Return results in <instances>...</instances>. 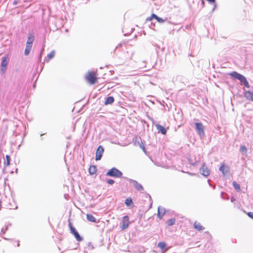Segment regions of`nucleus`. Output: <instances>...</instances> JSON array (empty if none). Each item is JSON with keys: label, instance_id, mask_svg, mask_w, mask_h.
I'll return each mask as SVG.
<instances>
[{"label": "nucleus", "instance_id": "f257e3e1", "mask_svg": "<svg viewBox=\"0 0 253 253\" xmlns=\"http://www.w3.org/2000/svg\"><path fill=\"white\" fill-rule=\"evenodd\" d=\"M107 176L114 177H121L123 173L122 172L115 168H113L110 169L106 174Z\"/></svg>", "mask_w": 253, "mask_h": 253}, {"label": "nucleus", "instance_id": "f03ea898", "mask_svg": "<svg viewBox=\"0 0 253 253\" xmlns=\"http://www.w3.org/2000/svg\"><path fill=\"white\" fill-rule=\"evenodd\" d=\"M8 55L7 54H5V55L2 57V61L0 64V72L2 74H4L7 68V66L8 64Z\"/></svg>", "mask_w": 253, "mask_h": 253}, {"label": "nucleus", "instance_id": "7ed1b4c3", "mask_svg": "<svg viewBox=\"0 0 253 253\" xmlns=\"http://www.w3.org/2000/svg\"><path fill=\"white\" fill-rule=\"evenodd\" d=\"M85 79L91 84H94L97 79L94 74L91 72H88L87 74L85 77Z\"/></svg>", "mask_w": 253, "mask_h": 253}, {"label": "nucleus", "instance_id": "20e7f679", "mask_svg": "<svg viewBox=\"0 0 253 253\" xmlns=\"http://www.w3.org/2000/svg\"><path fill=\"white\" fill-rule=\"evenodd\" d=\"M69 225L70 227L71 233L74 235L76 240L79 242L82 241L83 240V238L80 236V234L76 230L75 228L72 226L71 222L69 223Z\"/></svg>", "mask_w": 253, "mask_h": 253}, {"label": "nucleus", "instance_id": "39448f33", "mask_svg": "<svg viewBox=\"0 0 253 253\" xmlns=\"http://www.w3.org/2000/svg\"><path fill=\"white\" fill-rule=\"evenodd\" d=\"M103 152H104V148L102 146L100 145L98 147V148L96 151L95 160L96 161H98L101 159Z\"/></svg>", "mask_w": 253, "mask_h": 253}, {"label": "nucleus", "instance_id": "423d86ee", "mask_svg": "<svg viewBox=\"0 0 253 253\" xmlns=\"http://www.w3.org/2000/svg\"><path fill=\"white\" fill-rule=\"evenodd\" d=\"M129 218L128 216L126 215L123 217L122 220V223L121 228L122 229H125L127 228L129 225Z\"/></svg>", "mask_w": 253, "mask_h": 253}, {"label": "nucleus", "instance_id": "0eeeda50", "mask_svg": "<svg viewBox=\"0 0 253 253\" xmlns=\"http://www.w3.org/2000/svg\"><path fill=\"white\" fill-rule=\"evenodd\" d=\"M128 180L133 183L134 187L136 190L138 191H141L143 190L142 185L139 183L137 181L131 179H128Z\"/></svg>", "mask_w": 253, "mask_h": 253}, {"label": "nucleus", "instance_id": "6e6552de", "mask_svg": "<svg viewBox=\"0 0 253 253\" xmlns=\"http://www.w3.org/2000/svg\"><path fill=\"white\" fill-rule=\"evenodd\" d=\"M219 170L222 172L224 176H225L229 172L230 169L228 166H225L224 164H222L219 167Z\"/></svg>", "mask_w": 253, "mask_h": 253}, {"label": "nucleus", "instance_id": "1a4fd4ad", "mask_svg": "<svg viewBox=\"0 0 253 253\" xmlns=\"http://www.w3.org/2000/svg\"><path fill=\"white\" fill-rule=\"evenodd\" d=\"M200 171L201 174L206 177L209 176L210 174V170L207 167L205 166V163L203 164V167L201 169Z\"/></svg>", "mask_w": 253, "mask_h": 253}, {"label": "nucleus", "instance_id": "9d476101", "mask_svg": "<svg viewBox=\"0 0 253 253\" xmlns=\"http://www.w3.org/2000/svg\"><path fill=\"white\" fill-rule=\"evenodd\" d=\"M196 130L199 135L204 134L203 126L201 123H196L195 124Z\"/></svg>", "mask_w": 253, "mask_h": 253}, {"label": "nucleus", "instance_id": "9b49d317", "mask_svg": "<svg viewBox=\"0 0 253 253\" xmlns=\"http://www.w3.org/2000/svg\"><path fill=\"white\" fill-rule=\"evenodd\" d=\"M166 212L165 209L161 206H159L158 208L157 216L160 219H162Z\"/></svg>", "mask_w": 253, "mask_h": 253}, {"label": "nucleus", "instance_id": "f8f14e48", "mask_svg": "<svg viewBox=\"0 0 253 253\" xmlns=\"http://www.w3.org/2000/svg\"><path fill=\"white\" fill-rule=\"evenodd\" d=\"M156 127L158 132H161L163 134H166L167 130L165 127L159 124L156 125Z\"/></svg>", "mask_w": 253, "mask_h": 253}, {"label": "nucleus", "instance_id": "ddd939ff", "mask_svg": "<svg viewBox=\"0 0 253 253\" xmlns=\"http://www.w3.org/2000/svg\"><path fill=\"white\" fill-rule=\"evenodd\" d=\"M34 40H35L34 36L32 33H29L28 34V36L26 44L33 45V43Z\"/></svg>", "mask_w": 253, "mask_h": 253}, {"label": "nucleus", "instance_id": "4468645a", "mask_svg": "<svg viewBox=\"0 0 253 253\" xmlns=\"http://www.w3.org/2000/svg\"><path fill=\"white\" fill-rule=\"evenodd\" d=\"M244 95L247 99L253 101V92L246 91L245 92Z\"/></svg>", "mask_w": 253, "mask_h": 253}, {"label": "nucleus", "instance_id": "2eb2a0df", "mask_svg": "<svg viewBox=\"0 0 253 253\" xmlns=\"http://www.w3.org/2000/svg\"><path fill=\"white\" fill-rule=\"evenodd\" d=\"M238 80H239L241 82V83H242L246 87H250L249 84L247 81L246 78L242 75H241V76L240 77Z\"/></svg>", "mask_w": 253, "mask_h": 253}, {"label": "nucleus", "instance_id": "dca6fc26", "mask_svg": "<svg viewBox=\"0 0 253 253\" xmlns=\"http://www.w3.org/2000/svg\"><path fill=\"white\" fill-rule=\"evenodd\" d=\"M153 18L156 19L157 20V21L158 22H159V23H162L164 22V20H163L162 18L158 17L155 14H152L151 15V16L150 17L148 18L147 19V20L150 21V20H151L152 19V18Z\"/></svg>", "mask_w": 253, "mask_h": 253}, {"label": "nucleus", "instance_id": "f3484780", "mask_svg": "<svg viewBox=\"0 0 253 253\" xmlns=\"http://www.w3.org/2000/svg\"><path fill=\"white\" fill-rule=\"evenodd\" d=\"M6 160L3 163V166L4 168H6L7 166H9L10 165V162L11 160L10 157L6 155L5 156Z\"/></svg>", "mask_w": 253, "mask_h": 253}, {"label": "nucleus", "instance_id": "a211bd4d", "mask_svg": "<svg viewBox=\"0 0 253 253\" xmlns=\"http://www.w3.org/2000/svg\"><path fill=\"white\" fill-rule=\"evenodd\" d=\"M194 227L195 229L199 231L203 230L205 229V228L202 225H201L200 223L196 221L194 224Z\"/></svg>", "mask_w": 253, "mask_h": 253}, {"label": "nucleus", "instance_id": "6ab92c4d", "mask_svg": "<svg viewBox=\"0 0 253 253\" xmlns=\"http://www.w3.org/2000/svg\"><path fill=\"white\" fill-rule=\"evenodd\" d=\"M229 75L235 79H236L237 80H239L240 77L241 76V74H240L239 73L236 72H232L230 73H229Z\"/></svg>", "mask_w": 253, "mask_h": 253}, {"label": "nucleus", "instance_id": "aec40b11", "mask_svg": "<svg viewBox=\"0 0 253 253\" xmlns=\"http://www.w3.org/2000/svg\"><path fill=\"white\" fill-rule=\"evenodd\" d=\"M114 101V98L113 96H109L108 97L105 101V105L111 104L113 103Z\"/></svg>", "mask_w": 253, "mask_h": 253}, {"label": "nucleus", "instance_id": "412c9836", "mask_svg": "<svg viewBox=\"0 0 253 253\" xmlns=\"http://www.w3.org/2000/svg\"><path fill=\"white\" fill-rule=\"evenodd\" d=\"M86 218L89 221L95 222V223L97 222L96 219L95 218V217L90 214H86Z\"/></svg>", "mask_w": 253, "mask_h": 253}, {"label": "nucleus", "instance_id": "4be33fe9", "mask_svg": "<svg viewBox=\"0 0 253 253\" xmlns=\"http://www.w3.org/2000/svg\"><path fill=\"white\" fill-rule=\"evenodd\" d=\"M32 47V45H29V44H26V48H25V51H24V54L25 55H28L29 54L31 50Z\"/></svg>", "mask_w": 253, "mask_h": 253}, {"label": "nucleus", "instance_id": "5701e85b", "mask_svg": "<svg viewBox=\"0 0 253 253\" xmlns=\"http://www.w3.org/2000/svg\"><path fill=\"white\" fill-rule=\"evenodd\" d=\"M96 170V167L95 166H91L88 169L89 173L91 175H93L94 173H95Z\"/></svg>", "mask_w": 253, "mask_h": 253}, {"label": "nucleus", "instance_id": "b1692460", "mask_svg": "<svg viewBox=\"0 0 253 253\" xmlns=\"http://www.w3.org/2000/svg\"><path fill=\"white\" fill-rule=\"evenodd\" d=\"M240 152L243 155H246L247 153V149L244 145H241L240 148Z\"/></svg>", "mask_w": 253, "mask_h": 253}, {"label": "nucleus", "instance_id": "393cba45", "mask_svg": "<svg viewBox=\"0 0 253 253\" xmlns=\"http://www.w3.org/2000/svg\"><path fill=\"white\" fill-rule=\"evenodd\" d=\"M175 222V218H171V219L168 220L167 222V223L169 226H172V225H174Z\"/></svg>", "mask_w": 253, "mask_h": 253}, {"label": "nucleus", "instance_id": "a878e982", "mask_svg": "<svg viewBox=\"0 0 253 253\" xmlns=\"http://www.w3.org/2000/svg\"><path fill=\"white\" fill-rule=\"evenodd\" d=\"M166 246V244L164 242H159L158 245V247L162 250H164Z\"/></svg>", "mask_w": 253, "mask_h": 253}, {"label": "nucleus", "instance_id": "bb28decb", "mask_svg": "<svg viewBox=\"0 0 253 253\" xmlns=\"http://www.w3.org/2000/svg\"><path fill=\"white\" fill-rule=\"evenodd\" d=\"M55 55V52L54 51L52 50L51 51L47 56L46 58L48 59V60L52 58Z\"/></svg>", "mask_w": 253, "mask_h": 253}, {"label": "nucleus", "instance_id": "cd10ccee", "mask_svg": "<svg viewBox=\"0 0 253 253\" xmlns=\"http://www.w3.org/2000/svg\"><path fill=\"white\" fill-rule=\"evenodd\" d=\"M233 185L235 189L237 191H239L240 190V185L237 184L236 182L234 181L233 182Z\"/></svg>", "mask_w": 253, "mask_h": 253}, {"label": "nucleus", "instance_id": "c85d7f7f", "mask_svg": "<svg viewBox=\"0 0 253 253\" xmlns=\"http://www.w3.org/2000/svg\"><path fill=\"white\" fill-rule=\"evenodd\" d=\"M132 203V199L130 198H127L125 201V204L127 206H129Z\"/></svg>", "mask_w": 253, "mask_h": 253}, {"label": "nucleus", "instance_id": "c756f323", "mask_svg": "<svg viewBox=\"0 0 253 253\" xmlns=\"http://www.w3.org/2000/svg\"><path fill=\"white\" fill-rule=\"evenodd\" d=\"M188 161L190 163V164H191L193 166L196 165L197 164L198 162L197 161H196L195 162H193L190 158L188 159Z\"/></svg>", "mask_w": 253, "mask_h": 253}, {"label": "nucleus", "instance_id": "7c9ffc66", "mask_svg": "<svg viewBox=\"0 0 253 253\" xmlns=\"http://www.w3.org/2000/svg\"><path fill=\"white\" fill-rule=\"evenodd\" d=\"M207 1H208V2L210 3H213L214 5V7L213 9V10H214V9L215 8V7H216V4H215V0H207Z\"/></svg>", "mask_w": 253, "mask_h": 253}, {"label": "nucleus", "instance_id": "2f4dec72", "mask_svg": "<svg viewBox=\"0 0 253 253\" xmlns=\"http://www.w3.org/2000/svg\"><path fill=\"white\" fill-rule=\"evenodd\" d=\"M115 181L113 179H108L107 181V183L109 184H113Z\"/></svg>", "mask_w": 253, "mask_h": 253}, {"label": "nucleus", "instance_id": "473e14b6", "mask_svg": "<svg viewBox=\"0 0 253 253\" xmlns=\"http://www.w3.org/2000/svg\"><path fill=\"white\" fill-rule=\"evenodd\" d=\"M248 216L253 219V212H249L248 213Z\"/></svg>", "mask_w": 253, "mask_h": 253}, {"label": "nucleus", "instance_id": "72a5a7b5", "mask_svg": "<svg viewBox=\"0 0 253 253\" xmlns=\"http://www.w3.org/2000/svg\"><path fill=\"white\" fill-rule=\"evenodd\" d=\"M235 200V199H234V198H232L231 199V202H233Z\"/></svg>", "mask_w": 253, "mask_h": 253}, {"label": "nucleus", "instance_id": "f704fd0d", "mask_svg": "<svg viewBox=\"0 0 253 253\" xmlns=\"http://www.w3.org/2000/svg\"><path fill=\"white\" fill-rule=\"evenodd\" d=\"M1 232H3V233H4V231L3 229H2Z\"/></svg>", "mask_w": 253, "mask_h": 253}, {"label": "nucleus", "instance_id": "c9c22d12", "mask_svg": "<svg viewBox=\"0 0 253 253\" xmlns=\"http://www.w3.org/2000/svg\"><path fill=\"white\" fill-rule=\"evenodd\" d=\"M202 4L204 5V1H202Z\"/></svg>", "mask_w": 253, "mask_h": 253}, {"label": "nucleus", "instance_id": "e433bc0d", "mask_svg": "<svg viewBox=\"0 0 253 253\" xmlns=\"http://www.w3.org/2000/svg\"><path fill=\"white\" fill-rule=\"evenodd\" d=\"M19 245H19V243H18V244H17V246H19Z\"/></svg>", "mask_w": 253, "mask_h": 253}]
</instances>
